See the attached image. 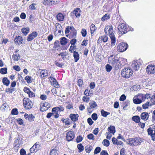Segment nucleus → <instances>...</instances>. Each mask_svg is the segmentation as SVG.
<instances>
[{"instance_id": "nucleus-1", "label": "nucleus", "mask_w": 155, "mask_h": 155, "mask_svg": "<svg viewBox=\"0 0 155 155\" xmlns=\"http://www.w3.org/2000/svg\"><path fill=\"white\" fill-rule=\"evenodd\" d=\"M104 31L105 33L108 35L111 39V46H114L116 43V38L112 26L109 25L106 26Z\"/></svg>"}, {"instance_id": "nucleus-2", "label": "nucleus", "mask_w": 155, "mask_h": 155, "mask_svg": "<svg viewBox=\"0 0 155 155\" xmlns=\"http://www.w3.org/2000/svg\"><path fill=\"white\" fill-rule=\"evenodd\" d=\"M143 141V139L140 137L129 139L127 143L130 145L134 147L140 145Z\"/></svg>"}, {"instance_id": "nucleus-3", "label": "nucleus", "mask_w": 155, "mask_h": 155, "mask_svg": "<svg viewBox=\"0 0 155 155\" xmlns=\"http://www.w3.org/2000/svg\"><path fill=\"white\" fill-rule=\"evenodd\" d=\"M118 29L122 34H125L130 30L128 26L124 23L120 24L118 25Z\"/></svg>"}, {"instance_id": "nucleus-4", "label": "nucleus", "mask_w": 155, "mask_h": 155, "mask_svg": "<svg viewBox=\"0 0 155 155\" xmlns=\"http://www.w3.org/2000/svg\"><path fill=\"white\" fill-rule=\"evenodd\" d=\"M133 74V71L131 69L125 68L123 69L121 71V75L123 77L129 78Z\"/></svg>"}, {"instance_id": "nucleus-5", "label": "nucleus", "mask_w": 155, "mask_h": 155, "mask_svg": "<svg viewBox=\"0 0 155 155\" xmlns=\"http://www.w3.org/2000/svg\"><path fill=\"white\" fill-rule=\"evenodd\" d=\"M23 101L24 107L26 109H29L32 107L33 103L29 99L25 98Z\"/></svg>"}, {"instance_id": "nucleus-6", "label": "nucleus", "mask_w": 155, "mask_h": 155, "mask_svg": "<svg viewBox=\"0 0 155 155\" xmlns=\"http://www.w3.org/2000/svg\"><path fill=\"white\" fill-rule=\"evenodd\" d=\"M127 46L128 45L126 43H120L117 46V50L119 52H123L127 49Z\"/></svg>"}, {"instance_id": "nucleus-7", "label": "nucleus", "mask_w": 155, "mask_h": 155, "mask_svg": "<svg viewBox=\"0 0 155 155\" xmlns=\"http://www.w3.org/2000/svg\"><path fill=\"white\" fill-rule=\"evenodd\" d=\"M148 134L151 136L152 140H155V127H150L147 130Z\"/></svg>"}, {"instance_id": "nucleus-8", "label": "nucleus", "mask_w": 155, "mask_h": 155, "mask_svg": "<svg viewBox=\"0 0 155 155\" xmlns=\"http://www.w3.org/2000/svg\"><path fill=\"white\" fill-rule=\"evenodd\" d=\"M140 60L134 61L132 63V67L133 69L135 71L138 70L141 64V62Z\"/></svg>"}, {"instance_id": "nucleus-9", "label": "nucleus", "mask_w": 155, "mask_h": 155, "mask_svg": "<svg viewBox=\"0 0 155 155\" xmlns=\"http://www.w3.org/2000/svg\"><path fill=\"white\" fill-rule=\"evenodd\" d=\"M40 145L39 142H37L30 149L31 153H34L37 152L39 149Z\"/></svg>"}, {"instance_id": "nucleus-10", "label": "nucleus", "mask_w": 155, "mask_h": 155, "mask_svg": "<svg viewBox=\"0 0 155 155\" xmlns=\"http://www.w3.org/2000/svg\"><path fill=\"white\" fill-rule=\"evenodd\" d=\"M147 71L149 74H153L155 73V65H148L147 68Z\"/></svg>"}, {"instance_id": "nucleus-11", "label": "nucleus", "mask_w": 155, "mask_h": 155, "mask_svg": "<svg viewBox=\"0 0 155 155\" xmlns=\"http://www.w3.org/2000/svg\"><path fill=\"white\" fill-rule=\"evenodd\" d=\"M57 0H44L43 2V3L45 5H48L51 6L56 4Z\"/></svg>"}, {"instance_id": "nucleus-12", "label": "nucleus", "mask_w": 155, "mask_h": 155, "mask_svg": "<svg viewBox=\"0 0 155 155\" xmlns=\"http://www.w3.org/2000/svg\"><path fill=\"white\" fill-rule=\"evenodd\" d=\"M74 134L72 131H69L67 133L66 138L68 141L72 140L74 138Z\"/></svg>"}, {"instance_id": "nucleus-13", "label": "nucleus", "mask_w": 155, "mask_h": 155, "mask_svg": "<svg viewBox=\"0 0 155 155\" xmlns=\"http://www.w3.org/2000/svg\"><path fill=\"white\" fill-rule=\"evenodd\" d=\"M50 107V104L46 102L40 106V110L44 111L47 110Z\"/></svg>"}, {"instance_id": "nucleus-14", "label": "nucleus", "mask_w": 155, "mask_h": 155, "mask_svg": "<svg viewBox=\"0 0 155 155\" xmlns=\"http://www.w3.org/2000/svg\"><path fill=\"white\" fill-rule=\"evenodd\" d=\"M15 43L16 45H20L22 43L23 41V38L19 36L16 37L15 40Z\"/></svg>"}, {"instance_id": "nucleus-15", "label": "nucleus", "mask_w": 155, "mask_h": 155, "mask_svg": "<svg viewBox=\"0 0 155 155\" xmlns=\"http://www.w3.org/2000/svg\"><path fill=\"white\" fill-rule=\"evenodd\" d=\"M38 35L36 31L33 32L31 34H29L28 37L27 41H30L32 40L35 38Z\"/></svg>"}, {"instance_id": "nucleus-16", "label": "nucleus", "mask_w": 155, "mask_h": 155, "mask_svg": "<svg viewBox=\"0 0 155 155\" xmlns=\"http://www.w3.org/2000/svg\"><path fill=\"white\" fill-rule=\"evenodd\" d=\"M50 81L51 82L52 84L55 87L58 88L59 85L56 80L53 77H50Z\"/></svg>"}, {"instance_id": "nucleus-17", "label": "nucleus", "mask_w": 155, "mask_h": 155, "mask_svg": "<svg viewBox=\"0 0 155 155\" xmlns=\"http://www.w3.org/2000/svg\"><path fill=\"white\" fill-rule=\"evenodd\" d=\"M108 60L109 63L113 65H115L118 61V60L117 59H115L113 55H111L109 57Z\"/></svg>"}, {"instance_id": "nucleus-18", "label": "nucleus", "mask_w": 155, "mask_h": 155, "mask_svg": "<svg viewBox=\"0 0 155 155\" xmlns=\"http://www.w3.org/2000/svg\"><path fill=\"white\" fill-rule=\"evenodd\" d=\"M25 117L26 120H28L30 122H32L34 120L35 117L32 114H25L24 115Z\"/></svg>"}, {"instance_id": "nucleus-19", "label": "nucleus", "mask_w": 155, "mask_h": 155, "mask_svg": "<svg viewBox=\"0 0 155 155\" xmlns=\"http://www.w3.org/2000/svg\"><path fill=\"white\" fill-rule=\"evenodd\" d=\"M140 117L142 120L146 121L148 119L149 117L148 113L146 112L142 113L140 115Z\"/></svg>"}, {"instance_id": "nucleus-20", "label": "nucleus", "mask_w": 155, "mask_h": 155, "mask_svg": "<svg viewBox=\"0 0 155 155\" xmlns=\"http://www.w3.org/2000/svg\"><path fill=\"white\" fill-rule=\"evenodd\" d=\"M41 78H43L45 77H47L48 76V71L46 69H44L41 70L40 71Z\"/></svg>"}, {"instance_id": "nucleus-21", "label": "nucleus", "mask_w": 155, "mask_h": 155, "mask_svg": "<svg viewBox=\"0 0 155 155\" xmlns=\"http://www.w3.org/2000/svg\"><path fill=\"white\" fill-rule=\"evenodd\" d=\"M78 114H71L70 115V117L71 120L73 121H76L78 120Z\"/></svg>"}, {"instance_id": "nucleus-22", "label": "nucleus", "mask_w": 155, "mask_h": 155, "mask_svg": "<svg viewBox=\"0 0 155 155\" xmlns=\"http://www.w3.org/2000/svg\"><path fill=\"white\" fill-rule=\"evenodd\" d=\"M57 20L59 21H62L64 19V16L61 13H58L57 15Z\"/></svg>"}, {"instance_id": "nucleus-23", "label": "nucleus", "mask_w": 155, "mask_h": 155, "mask_svg": "<svg viewBox=\"0 0 155 155\" xmlns=\"http://www.w3.org/2000/svg\"><path fill=\"white\" fill-rule=\"evenodd\" d=\"M73 56L74 58L75 62H77L79 59V55L78 53L75 51H74Z\"/></svg>"}, {"instance_id": "nucleus-24", "label": "nucleus", "mask_w": 155, "mask_h": 155, "mask_svg": "<svg viewBox=\"0 0 155 155\" xmlns=\"http://www.w3.org/2000/svg\"><path fill=\"white\" fill-rule=\"evenodd\" d=\"M107 130L108 131V132L110 133L114 134L115 132V127L114 126H110L108 128Z\"/></svg>"}, {"instance_id": "nucleus-25", "label": "nucleus", "mask_w": 155, "mask_h": 155, "mask_svg": "<svg viewBox=\"0 0 155 155\" xmlns=\"http://www.w3.org/2000/svg\"><path fill=\"white\" fill-rule=\"evenodd\" d=\"M2 81L3 84L7 86L9 85L10 82L9 80L6 77H4L2 79Z\"/></svg>"}, {"instance_id": "nucleus-26", "label": "nucleus", "mask_w": 155, "mask_h": 155, "mask_svg": "<svg viewBox=\"0 0 155 155\" xmlns=\"http://www.w3.org/2000/svg\"><path fill=\"white\" fill-rule=\"evenodd\" d=\"M132 120L136 123H139L140 122V118L138 116H134L132 117Z\"/></svg>"}, {"instance_id": "nucleus-27", "label": "nucleus", "mask_w": 155, "mask_h": 155, "mask_svg": "<svg viewBox=\"0 0 155 155\" xmlns=\"http://www.w3.org/2000/svg\"><path fill=\"white\" fill-rule=\"evenodd\" d=\"M58 151L55 148L52 149L50 151V155H58Z\"/></svg>"}, {"instance_id": "nucleus-28", "label": "nucleus", "mask_w": 155, "mask_h": 155, "mask_svg": "<svg viewBox=\"0 0 155 155\" xmlns=\"http://www.w3.org/2000/svg\"><path fill=\"white\" fill-rule=\"evenodd\" d=\"M21 30L23 34L25 35H26L29 32V28H22Z\"/></svg>"}, {"instance_id": "nucleus-29", "label": "nucleus", "mask_w": 155, "mask_h": 155, "mask_svg": "<svg viewBox=\"0 0 155 155\" xmlns=\"http://www.w3.org/2000/svg\"><path fill=\"white\" fill-rule=\"evenodd\" d=\"M67 42V39L65 37H63L61 38L60 43L62 45H65Z\"/></svg>"}, {"instance_id": "nucleus-30", "label": "nucleus", "mask_w": 155, "mask_h": 155, "mask_svg": "<svg viewBox=\"0 0 155 155\" xmlns=\"http://www.w3.org/2000/svg\"><path fill=\"white\" fill-rule=\"evenodd\" d=\"M74 30V28L72 26H68L67 27V28H66L65 30V33L67 34L69 32L70 30L71 31H72V30Z\"/></svg>"}, {"instance_id": "nucleus-31", "label": "nucleus", "mask_w": 155, "mask_h": 155, "mask_svg": "<svg viewBox=\"0 0 155 155\" xmlns=\"http://www.w3.org/2000/svg\"><path fill=\"white\" fill-rule=\"evenodd\" d=\"M110 15L109 14H106L103 16L101 18V20L102 21H104L106 20H107L110 18Z\"/></svg>"}, {"instance_id": "nucleus-32", "label": "nucleus", "mask_w": 155, "mask_h": 155, "mask_svg": "<svg viewBox=\"0 0 155 155\" xmlns=\"http://www.w3.org/2000/svg\"><path fill=\"white\" fill-rule=\"evenodd\" d=\"M80 10L79 8H77L74 11V14H75L77 17H79L80 16V14L79 12Z\"/></svg>"}, {"instance_id": "nucleus-33", "label": "nucleus", "mask_w": 155, "mask_h": 155, "mask_svg": "<svg viewBox=\"0 0 155 155\" xmlns=\"http://www.w3.org/2000/svg\"><path fill=\"white\" fill-rule=\"evenodd\" d=\"M101 113L102 116L104 117H106L107 115L110 114V113L109 112L105 111L103 109L101 110Z\"/></svg>"}, {"instance_id": "nucleus-34", "label": "nucleus", "mask_w": 155, "mask_h": 155, "mask_svg": "<svg viewBox=\"0 0 155 155\" xmlns=\"http://www.w3.org/2000/svg\"><path fill=\"white\" fill-rule=\"evenodd\" d=\"M77 34V32L76 30L74 28V30H72L71 32L70 33V35L72 38H74L76 37Z\"/></svg>"}, {"instance_id": "nucleus-35", "label": "nucleus", "mask_w": 155, "mask_h": 155, "mask_svg": "<svg viewBox=\"0 0 155 155\" xmlns=\"http://www.w3.org/2000/svg\"><path fill=\"white\" fill-rule=\"evenodd\" d=\"M92 147L91 145L87 146L85 147V150L87 153H89L92 150Z\"/></svg>"}, {"instance_id": "nucleus-36", "label": "nucleus", "mask_w": 155, "mask_h": 155, "mask_svg": "<svg viewBox=\"0 0 155 155\" xmlns=\"http://www.w3.org/2000/svg\"><path fill=\"white\" fill-rule=\"evenodd\" d=\"M96 29L95 25L92 24L91 26L90 30L91 34L92 35Z\"/></svg>"}, {"instance_id": "nucleus-37", "label": "nucleus", "mask_w": 155, "mask_h": 155, "mask_svg": "<svg viewBox=\"0 0 155 155\" xmlns=\"http://www.w3.org/2000/svg\"><path fill=\"white\" fill-rule=\"evenodd\" d=\"M101 38L102 39V41L104 42H106L107 41L108 38L107 35H104L103 36H101Z\"/></svg>"}, {"instance_id": "nucleus-38", "label": "nucleus", "mask_w": 155, "mask_h": 155, "mask_svg": "<svg viewBox=\"0 0 155 155\" xmlns=\"http://www.w3.org/2000/svg\"><path fill=\"white\" fill-rule=\"evenodd\" d=\"M133 102L134 103L136 104H140L142 102L140 98H136L134 99Z\"/></svg>"}, {"instance_id": "nucleus-39", "label": "nucleus", "mask_w": 155, "mask_h": 155, "mask_svg": "<svg viewBox=\"0 0 155 155\" xmlns=\"http://www.w3.org/2000/svg\"><path fill=\"white\" fill-rule=\"evenodd\" d=\"M12 58L14 61H18L20 58L19 54H16L15 55H13L12 56Z\"/></svg>"}, {"instance_id": "nucleus-40", "label": "nucleus", "mask_w": 155, "mask_h": 155, "mask_svg": "<svg viewBox=\"0 0 155 155\" xmlns=\"http://www.w3.org/2000/svg\"><path fill=\"white\" fill-rule=\"evenodd\" d=\"M89 105H90L91 107L94 108L97 106L96 103L94 101H92L89 103Z\"/></svg>"}, {"instance_id": "nucleus-41", "label": "nucleus", "mask_w": 155, "mask_h": 155, "mask_svg": "<svg viewBox=\"0 0 155 155\" xmlns=\"http://www.w3.org/2000/svg\"><path fill=\"white\" fill-rule=\"evenodd\" d=\"M102 143L104 146L106 147L109 146L110 144L109 141L107 139L104 140L103 141Z\"/></svg>"}, {"instance_id": "nucleus-42", "label": "nucleus", "mask_w": 155, "mask_h": 155, "mask_svg": "<svg viewBox=\"0 0 155 155\" xmlns=\"http://www.w3.org/2000/svg\"><path fill=\"white\" fill-rule=\"evenodd\" d=\"M150 103L149 102H147L146 103L143 104L142 105V107L143 109H146L148 108V106L152 105V104H149Z\"/></svg>"}, {"instance_id": "nucleus-43", "label": "nucleus", "mask_w": 155, "mask_h": 155, "mask_svg": "<svg viewBox=\"0 0 155 155\" xmlns=\"http://www.w3.org/2000/svg\"><path fill=\"white\" fill-rule=\"evenodd\" d=\"M90 90H88V89H86L85 90L84 94L86 96H91L92 94V93H90Z\"/></svg>"}, {"instance_id": "nucleus-44", "label": "nucleus", "mask_w": 155, "mask_h": 155, "mask_svg": "<svg viewBox=\"0 0 155 155\" xmlns=\"http://www.w3.org/2000/svg\"><path fill=\"white\" fill-rule=\"evenodd\" d=\"M0 72L2 74H6L7 72V68H2L0 70Z\"/></svg>"}, {"instance_id": "nucleus-45", "label": "nucleus", "mask_w": 155, "mask_h": 155, "mask_svg": "<svg viewBox=\"0 0 155 155\" xmlns=\"http://www.w3.org/2000/svg\"><path fill=\"white\" fill-rule=\"evenodd\" d=\"M11 114L12 115H17L18 114V111L16 108L13 109L11 111Z\"/></svg>"}, {"instance_id": "nucleus-46", "label": "nucleus", "mask_w": 155, "mask_h": 155, "mask_svg": "<svg viewBox=\"0 0 155 155\" xmlns=\"http://www.w3.org/2000/svg\"><path fill=\"white\" fill-rule=\"evenodd\" d=\"M81 33L83 37H85L87 34L86 30L84 28L82 29L81 31Z\"/></svg>"}, {"instance_id": "nucleus-47", "label": "nucleus", "mask_w": 155, "mask_h": 155, "mask_svg": "<svg viewBox=\"0 0 155 155\" xmlns=\"http://www.w3.org/2000/svg\"><path fill=\"white\" fill-rule=\"evenodd\" d=\"M52 112L54 113H58L59 112V107H54L52 109Z\"/></svg>"}, {"instance_id": "nucleus-48", "label": "nucleus", "mask_w": 155, "mask_h": 155, "mask_svg": "<svg viewBox=\"0 0 155 155\" xmlns=\"http://www.w3.org/2000/svg\"><path fill=\"white\" fill-rule=\"evenodd\" d=\"M59 41L58 40H56L54 43V48H56L59 46Z\"/></svg>"}, {"instance_id": "nucleus-49", "label": "nucleus", "mask_w": 155, "mask_h": 155, "mask_svg": "<svg viewBox=\"0 0 155 155\" xmlns=\"http://www.w3.org/2000/svg\"><path fill=\"white\" fill-rule=\"evenodd\" d=\"M88 96H84L82 98V100L83 101L88 102L90 99V98Z\"/></svg>"}, {"instance_id": "nucleus-50", "label": "nucleus", "mask_w": 155, "mask_h": 155, "mask_svg": "<svg viewBox=\"0 0 155 155\" xmlns=\"http://www.w3.org/2000/svg\"><path fill=\"white\" fill-rule=\"evenodd\" d=\"M77 147L79 150L80 151V152H81L84 150V147L81 143L78 144L77 146Z\"/></svg>"}, {"instance_id": "nucleus-51", "label": "nucleus", "mask_w": 155, "mask_h": 155, "mask_svg": "<svg viewBox=\"0 0 155 155\" xmlns=\"http://www.w3.org/2000/svg\"><path fill=\"white\" fill-rule=\"evenodd\" d=\"M112 68V67L110 65L107 64L106 66V69L107 71L110 72Z\"/></svg>"}, {"instance_id": "nucleus-52", "label": "nucleus", "mask_w": 155, "mask_h": 155, "mask_svg": "<svg viewBox=\"0 0 155 155\" xmlns=\"http://www.w3.org/2000/svg\"><path fill=\"white\" fill-rule=\"evenodd\" d=\"M104 48L106 50L110 49L111 48V46L109 43H106L105 45L103 46Z\"/></svg>"}, {"instance_id": "nucleus-53", "label": "nucleus", "mask_w": 155, "mask_h": 155, "mask_svg": "<svg viewBox=\"0 0 155 155\" xmlns=\"http://www.w3.org/2000/svg\"><path fill=\"white\" fill-rule=\"evenodd\" d=\"M87 138L90 140H94V136L92 134H90L87 135Z\"/></svg>"}, {"instance_id": "nucleus-54", "label": "nucleus", "mask_w": 155, "mask_h": 155, "mask_svg": "<svg viewBox=\"0 0 155 155\" xmlns=\"http://www.w3.org/2000/svg\"><path fill=\"white\" fill-rule=\"evenodd\" d=\"M83 81L81 79H79L78 81V84L79 87H81L83 84Z\"/></svg>"}, {"instance_id": "nucleus-55", "label": "nucleus", "mask_w": 155, "mask_h": 155, "mask_svg": "<svg viewBox=\"0 0 155 155\" xmlns=\"http://www.w3.org/2000/svg\"><path fill=\"white\" fill-rule=\"evenodd\" d=\"M91 117L94 120H96L97 119V115L96 113H94L91 115Z\"/></svg>"}, {"instance_id": "nucleus-56", "label": "nucleus", "mask_w": 155, "mask_h": 155, "mask_svg": "<svg viewBox=\"0 0 155 155\" xmlns=\"http://www.w3.org/2000/svg\"><path fill=\"white\" fill-rule=\"evenodd\" d=\"M139 97L142 101V102L143 101H145L146 99L145 96H144V94H140L139 95Z\"/></svg>"}, {"instance_id": "nucleus-57", "label": "nucleus", "mask_w": 155, "mask_h": 155, "mask_svg": "<svg viewBox=\"0 0 155 155\" xmlns=\"http://www.w3.org/2000/svg\"><path fill=\"white\" fill-rule=\"evenodd\" d=\"M61 28V26L60 24L58 23H56L55 24V29L56 31L59 30L60 28Z\"/></svg>"}, {"instance_id": "nucleus-58", "label": "nucleus", "mask_w": 155, "mask_h": 155, "mask_svg": "<svg viewBox=\"0 0 155 155\" xmlns=\"http://www.w3.org/2000/svg\"><path fill=\"white\" fill-rule=\"evenodd\" d=\"M101 148L99 147H97L95 149L94 153L95 154H97L100 152Z\"/></svg>"}, {"instance_id": "nucleus-59", "label": "nucleus", "mask_w": 155, "mask_h": 155, "mask_svg": "<svg viewBox=\"0 0 155 155\" xmlns=\"http://www.w3.org/2000/svg\"><path fill=\"white\" fill-rule=\"evenodd\" d=\"M55 64L57 66L60 68H62L63 66L64 65L63 63H60L56 61H55Z\"/></svg>"}, {"instance_id": "nucleus-60", "label": "nucleus", "mask_w": 155, "mask_h": 155, "mask_svg": "<svg viewBox=\"0 0 155 155\" xmlns=\"http://www.w3.org/2000/svg\"><path fill=\"white\" fill-rule=\"evenodd\" d=\"M31 77H30L29 76H27L25 78V79L26 80V81L28 83H31Z\"/></svg>"}, {"instance_id": "nucleus-61", "label": "nucleus", "mask_w": 155, "mask_h": 155, "mask_svg": "<svg viewBox=\"0 0 155 155\" xmlns=\"http://www.w3.org/2000/svg\"><path fill=\"white\" fill-rule=\"evenodd\" d=\"M150 101L152 103V105L155 104V94L152 96L151 98Z\"/></svg>"}, {"instance_id": "nucleus-62", "label": "nucleus", "mask_w": 155, "mask_h": 155, "mask_svg": "<svg viewBox=\"0 0 155 155\" xmlns=\"http://www.w3.org/2000/svg\"><path fill=\"white\" fill-rule=\"evenodd\" d=\"M76 49V46L75 45L71 46L69 49V51L70 52L72 53L73 51Z\"/></svg>"}, {"instance_id": "nucleus-63", "label": "nucleus", "mask_w": 155, "mask_h": 155, "mask_svg": "<svg viewBox=\"0 0 155 155\" xmlns=\"http://www.w3.org/2000/svg\"><path fill=\"white\" fill-rule=\"evenodd\" d=\"M83 139V137L81 136H78L77 138L76 141L77 142L79 143Z\"/></svg>"}, {"instance_id": "nucleus-64", "label": "nucleus", "mask_w": 155, "mask_h": 155, "mask_svg": "<svg viewBox=\"0 0 155 155\" xmlns=\"http://www.w3.org/2000/svg\"><path fill=\"white\" fill-rule=\"evenodd\" d=\"M21 155H25L26 151L23 149H21L20 151Z\"/></svg>"}]
</instances>
